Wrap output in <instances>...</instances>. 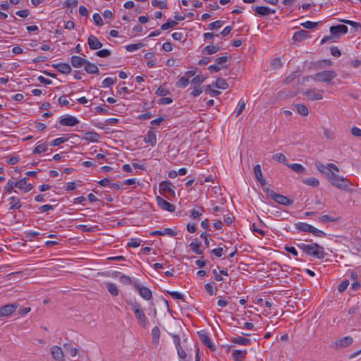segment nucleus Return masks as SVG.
<instances>
[{"label": "nucleus", "instance_id": "1a4fd4ad", "mask_svg": "<svg viewBox=\"0 0 361 361\" xmlns=\"http://www.w3.org/2000/svg\"><path fill=\"white\" fill-rule=\"evenodd\" d=\"M157 204L162 209L168 211V212H174L176 209V207L163 199L162 197L157 196L156 197Z\"/></svg>", "mask_w": 361, "mask_h": 361}, {"label": "nucleus", "instance_id": "c03bdc74", "mask_svg": "<svg viewBox=\"0 0 361 361\" xmlns=\"http://www.w3.org/2000/svg\"><path fill=\"white\" fill-rule=\"evenodd\" d=\"M177 22L176 21H174V20H169L168 22H166V23H164L161 27V29L162 30H166L169 28H171V27H173L174 26H176L177 25Z\"/></svg>", "mask_w": 361, "mask_h": 361}, {"label": "nucleus", "instance_id": "6e6d98bb", "mask_svg": "<svg viewBox=\"0 0 361 361\" xmlns=\"http://www.w3.org/2000/svg\"><path fill=\"white\" fill-rule=\"evenodd\" d=\"M93 20L94 23L98 26H102L103 25V20L102 17L98 13H94L93 15Z\"/></svg>", "mask_w": 361, "mask_h": 361}, {"label": "nucleus", "instance_id": "ddd939ff", "mask_svg": "<svg viewBox=\"0 0 361 361\" xmlns=\"http://www.w3.org/2000/svg\"><path fill=\"white\" fill-rule=\"evenodd\" d=\"M87 44L90 48L92 50L100 49L102 47V43L97 39V37L91 35L87 39Z\"/></svg>", "mask_w": 361, "mask_h": 361}, {"label": "nucleus", "instance_id": "c756f323", "mask_svg": "<svg viewBox=\"0 0 361 361\" xmlns=\"http://www.w3.org/2000/svg\"><path fill=\"white\" fill-rule=\"evenodd\" d=\"M8 200L10 201V209H18L21 207V204L20 199L16 198V197H11Z\"/></svg>", "mask_w": 361, "mask_h": 361}, {"label": "nucleus", "instance_id": "680f3d73", "mask_svg": "<svg viewBox=\"0 0 361 361\" xmlns=\"http://www.w3.org/2000/svg\"><path fill=\"white\" fill-rule=\"evenodd\" d=\"M142 46V44H130V45H128L126 47V49L128 51H133L137 49H139L140 47H141Z\"/></svg>", "mask_w": 361, "mask_h": 361}, {"label": "nucleus", "instance_id": "6ab92c4d", "mask_svg": "<svg viewBox=\"0 0 361 361\" xmlns=\"http://www.w3.org/2000/svg\"><path fill=\"white\" fill-rule=\"evenodd\" d=\"M53 67L57 69L60 73L63 74H68L71 71V68L68 63H60L53 65Z\"/></svg>", "mask_w": 361, "mask_h": 361}, {"label": "nucleus", "instance_id": "2f4dec72", "mask_svg": "<svg viewBox=\"0 0 361 361\" xmlns=\"http://www.w3.org/2000/svg\"><path fill=\"white\" fill-rule=\"evenodd\" d=\"M302 183L307 185H311L313 187H317L319 185V180L314 177H311L309 178H304L302 180Z\"/></svg>", "mask_w": 361, "mask_h": 361}, {"label": "nucleus", "instance_id": "dca6fc26", "mask_svg": "<svg viewBox=\"0 0 361 361\" xmlns=\"http://www.w3.org/2000/svg\"><path fill=\"white\" fill-rule=\"evenodd\" d=\"M78 120L72 116L67 115L60 120V124L66 126H73L78 123Z\"/></svg>", "mask_w": 361, "mask_h": 361}, {"label": "nucleus", "instance_id": "864d4df0", "mask_svg": "<svg viewBox=\"0 0 361 361\" xmlns=\"http://www.w3.org/2000/svg\"><path fill=\"white\" fill-rule=\"evenodd\" d=\"M231 59V56H224L219 57L216 59V62L217 64H224L228 62Z\"/></svg>", "mask_w": 361, "mask_h": 361}, {"label": "nucleus", "instance_id": "e433bc0d", "mask_svg": "<svg viewBox=\"0 0 361 361\" xmlns=\"http://www.w3.org/2000/svg\"><path fill=\"white\" fill-rule=\"evenodd\" d=\"M106 287H107V289L109 290V292L112 295H118V289L117 288V286L113 283H106Z\"/></svg>", "mask_w": 361, "mask_h": 361}, {"label": "nucleus", "instance_id": "de8ad7c7", "mask_svg": "<svg viewBox=\"0 0 361 361\" xmlns=\"http://www.w3.org/2000/svg\"><path fill=\"white\" fill-rule=\"evenodd\" d=\"M273 159H274L275 160H276L279 162H282V163L285 164L286 165V164H288L286 162V161H287L286 157L282 153L276 154L275 155H274Z\"/></svg>", "mask_w": 361, "mask_h": 361}, {"label": "nucleus", "instance_id": "58836bf2", "mask_svg": "<svg viewBox=\"0 0 361 361\" xmlns=\"http://www.w3.org/2000/svg\"><path fill=\"white\" fill-rule=\"evenodd\" d=\"M214 285V283H208L204 286L206 290L209 293L210 295H216L217 291L216 287H215Z\"/></svg>", "mask_w": 361, "mask_h": 361}, {"label": "nucleus", "instance_id": "8fccbe9b", "mask_svg": "<svg viewBox=\"0 0 361 361\" xmlns=\"http://www.w3.org/2000/svg\"><path fill=\"white\" fill-rule=\"evenodd\" d=\"M318 22L306 21L300 23V25L307 29H313L318 25Z\"/></svg>", "mask_w": 361, "mask_h": 361}, {"label": "nucleus", "instance_id": "f704fd0d", "mask_svg": "<svg viewBox=\"0 0 361 361\" xmlns=\"http://www.w3.org/2000/svg\"><path fill=\"white\" fill-rule=\"evenodd\" d=\"M48 149V144L42 143L38 145L32 151L33 154H40L46 152Z\"/></svg>", "mask_w": 361, "mask_h": 361}, {"label": "nucleus", "instance_id": "3c124183", "mask_svg": "<svg viewBox=\"0 0 361 361\" xmlns=\"http://www.w3.org/2000/svg\"><path fill=\"white\" fill-rule=\"evenodd\" d=\"M299 75L296 72L293 73L284 79L283 83L288 85L292 81H293Z\"/></svg>", "mask_w": 361, "mask_h": 361}, {"label": "nucleus", "instance_id": "aec40b11", "mask_svg": "<svg viewBox=\"0 0 361 361\" xmlns=\"http://www.w3.org/2000/svg\"><path fill=\"white\" fill-rule=\"evenodd\" d=\"M135 317L137 319L139 324L143 326H146L147 324V319L142 310H136L135 313Z\"/></svg>", "mask_w": 361, "mask_h": 361}, {"label": "nucleus", "instance_id": "37998d69", "mask_svg": "<svg viewBox=\"0 0 361 361\" xmlns=\"http://www.w3.org/2000/svg\"><path fill=\"white\" fill-rule=\"evenodd\" d=\"M219 50V47L214 45H209L204 49V53H206L207 54H213L214 53H216Z\"/></svg>", "mask_w": 361, "mask_h": 361}, {"label": "nucleus", "instance_id": "4d7b16f0", "mask_svg": "<svg viewBox=\"0 0 361 361\" xmlns=\"http://www.w3.org/2000/svg\"><path fill=\"white\" fill-rule=\"evenodd\" d=\"M340 21L343 23H345V24H348L349 25H351V26H353L354 27H361V24L359 23L355 22V21H352V20H345V19L340 20Z\"/></svg>", "mask_w": 361, "mask_h": 361}, {"label": "nucleus", "instance_id": "f3484780", "mask_svg": "<svg viewBox=\"0 0 361 361\" xmlns=\"http://www.w3.org/2000/svg\"><path fill=\"white\" fill-rule=\"evenodd\" d=\"M178 233L172 228H164L162 231H154L150 233V235H169L171 237L176 236Z\"/></svg>", "mask_w": 361, "mask_h": 361}, {"label": "nucleus", "instance_id": "7c9ffc66", "mask_svg": "<svg viewBox=\"0 0 361 361\" xmlns=\"http://www.w3.org/2000/svg\"><path fill=\"white\" fill-rule=\"evenodd\" d=\"M297 111L301 116H305L309 114L307 107L305 104H298L295 105Z\"/></svg>", "mask_w": 361, "mask_h": 361}, {"label": "nucleus", "instance_id": "f8f14e48", "mask_svg": "<svg viewBox=\"0 0 361 361\" xmlns=\"http://www.w3.org/2000/svg\"><path fill=\"white\" fill-rule=\"evenodd\" d=\"M51 354L56 361H64V355L61 348L57 345L51 348Z\"/></svg>", "mask_w": 361, "mask_h": 361}, {"label": "nucleus", "instance_id": "4468645a", "mask_svg": "<svg viewBox=\"0 0 361 361\" xmlns=\"http://www.w3.org/2000/svg\"><path fill=\"white\" fill-rule=\"evenodd\" d=\"M159 190L163 192H168L171 197L175 196V191L171 188V183L169 181L164 180L159 184Z\"/></svg>", "mask_w": 361, "mask_h": 361}, {"label": "nucleus", "instance_id": "a878e982", "mask_svg": "<svg viewBox=\"0 0 361 361\" xmlns=\"http://www.w3.org/2000/svg\"><path fill=\"white\" fill-rule=\"evenodd\" d=\"M233 343H236L241 345H249L251 343L250 340L242 336H236L231 339Z\"/></svg>", "mask_w": 361, "mask_h": 361}, {"label": "nucleus", "instance_id": "ea45409f", "mask_svg": "<svg viewBox=\"0 0 361 361\" xmlns=\"http://www.w3.org/2000/svg\"><path fill=\"white\" fill-rule=\"evenodd\" d=\"M152 5L155 7L158 6L161 9L167 8L166 1L152 0Z\"/></svg>", "mask_w": 361, "mask_h": 361}, {"label": "nucleus", "instance_id": "6e6552de", "mask_svg": "<svg viewBox=\"0 0 361 361\" xmlns=\"http://www.w3.org/2000/svg\"><path fill=\"white\" fill-rule=\"evenodd\" d=\"M348 32V27L345 25H338L336 26H331L330 27V32L334 37H339L341 35L345 34Z\"/></svg>", "mask_w": 361, "mask_h": 361}, {"label": "nucleus", "instance_id": "49530a36", "mask_svg": "<svg viewBox=\"0 0 361 361\" xmlns=\"http://www.w3.org/2000/svg\"><path fill=\"white\" fill-rule=\"evenodd\" d=\"M68 140V138L66 137H60L57 139H55L54 140H53L51 143H50V145L52 146V147H55V146H58L63 142H65L66 141Z\"/></svg>", "mask_w": 361, "mask_h": 361}, {"label": "nucleus", "instance_id": "052dcab7", "mask_svg": "<svg viewBox=\"0 0 361 361\" xmlns=\"http://www.w3.org/2000/svg\"><path fill=\"white\" fill-rule=\"evenodd\" d=\"M144 141L146 143L150 144L152 146H154L157 143L156 137H144Z\"/></svg>", "mask_w": 361, "mask_h": 361}, {"label": "nucleus", "instance_id": "0eeeda50", "mask_svg": "<svg viewBox=\"0 0 361 361\" xmlns=\"http://www.w3.org/2000/svg\"><path fill=\"white\" fill-rule=\"evenodd\" d=\"M18 305L16 304H8L4 305L0 308V317H9L13 312L16 311L18 307Z\"/></svg>", "mask_w": 361, "mask_h": 361}, {"label": "nucleus", "instance_id": "c9c22d12", "mask_svg": "<svg viewBox=\"0 0 361 361\" xmlns=\"http://www.w3.org/2000/svg\"><path fill=\"white\" fill-rule=\"evenodd\" d=\"M215 86L219 89L226 90L228 88V85L225 79L219 78L216 80L215 82Z\"/></svg>", "mask_w": 361, "mask_h": 361}, {"label": "nucleus", "instance_id": "0e129e2a", "mask_svg": "<svg viewBox=\"0 0 361 361\" xmlns=\"http://www.w3.org/2000/svg\"><path fill=\"white\" fill-rule=\"evenodd\" d=\"M115 80L116 79H113L111 78H106L104 80L102 83L104 87H109L114 83Z\"/></svg>", "mask_w": 361, "mask_h": 361}, {"label": "nucleus", "instance_id": "09e8293b", "mask_svg": "<svg viewBox=\"0 0 361 361\" xmlns=\"http://www.w3.org/2000/svg\"><path fill=\"white\" fill-rule=\"evenodd\" d=\"M15 187H16V182L9 180L5 186V191L7 192H11Z\"/></svg>", "mask_w": 361, "mask_h": 361}, {"label": "nucleus", "instance_id": "72a5a7b5", "mask_svg": "<svg viewBox=\"0 0 361 361\" xmlns=\"http://www.w3.org/2000/svg\"><path fill=\"white\" fill-rule=\"evenodd\" d=\"M63 348L64 350L73 357H75L78 351L76 348L72 347L69 343H65Z\"/></svg>", "mask_w": 361, "mask_h": 361}, {"label": "nucleus", "instance_id": "13d9d810", "mask_svg": "<svg viewBox=\"0 0 361 361\" xmlns=\"http://www.w3.org/2000/svg\"><path fill=\"white\" fill-rule=\"evenodd\" d=\"M222 25H223V22H221V20H216L213 23H211L209 25V27L210 30H214V29L221 27L222 26Z\"/></svg>", "mask_w": 361, "mask_h": 361}, {"label": "nucleus", "instance_id": "e2e57ef3", "mask_svg": "<svg viewBox=\"0 0 361 361\" xmlns=\"http://www.w3.org/2000/svg\"><path fill=\"white\" fill-rule=\"evenodd\" d=\"M224 249L223 247H218L213 249L212 250V253H213L215 256L218 257H221L223 255Z\"/></svg>", "mask_w": 361, "mask_h": 361}, {"label": "nucleus", "instance_id": "473e14b6", "mask_svg": "<svg viewBox=\"0 0 361 361\" xmlns=\"http://www.w3.org/2000/svg\"><path fill=\"white\" fill-rule=\"evenodd\" d=\"M152 335L153 343L155 344H157L159 341V338H160V330H159V327L155 326L152 329Z\"/></svg>", "mask_w": 361, "mask_h": 361}, {"label": "nucleus", "instance_id": "774afa93", "mask_svg": "<svg viewBox=\"0 0 361 361\" xmlns=\"http://www.w3.org/2000/svg\"><path fill=\"white\" fill-rule=\"evenodd\" d=\"M331 54L336 57H338L341 54L340 50L336 47H332L331 48Z\"/></svg>", "mask_w": 361, "mask_h": 361}, {"label": "nucleus", "instance_id": "2eb2a0df", "mask_svg": "<svg viewBox=\"0 0 361 361\" xmlns=\"http://www.w3.org/2000/svg\"><path fill=\"white\" fill-rule=\"evenodd\" d=\"M16 188L23 190L25 192L30 191L33 186L30 183H27V178H23L18 181H16Z\"/></svg>", "mask_w": 361, "mask_h": 361}, {"label": "nucleus", "instance_id": "f03ea898", "mask_svg": "<svg viewBox=\"0 0 361 361\" xmlns=\"http://www.w3.org/2000/svg\"><path fill=\"white\" fill-rule=\"evenodd\" d=\"M329 176L328 178L329 182L334 187L340 190H346L348 186L350 184V181L342 176L336 174L334 171L329 173Z\"/></svg>", "mask_w": 361, "mask_h": 361}, {"label": "nucleus", "instance_id": "393cba45", "mask_svg": "<svg viewBox=\"0 0 361 361\" xmlns=\"http://www.w3.org/2000/svg\"><path fill=\"white\" fill-rule=\"evenodd\" d=\"M246 354V350H235L232 353V357L235 361H241L245 358Z\"/></svg>", "mask_w": 361, "mask_h": 361}, {"label": "nucleus", "instance_id": "69168bd1", "mask_svg": "<svg viewBox=\"0 0 361 361\" xmlns=\"http://www.w3.org/2000/svg\"><path fill=\"white\" fill-rule=\"evenodd\" d=\"M119 281L120 282L126 284H130L132 282L131 279L126 275H122L121 276H120Z\"/></svg>", "mask_w": 361, "mask_h": 361}, {"label": "nucleus", "instance_id": "f257e3e1", "mask_svg": "<svg viewBox=\"0 0 361 361\" xmlns=\"http://www.w3.org/2000/svg\"><path fill=\"white\" fill-rule=\"evenodd\" d=\"M296 245L307 255L318 259H323L325 257L324 247L318 243L305 244L304 243H297Z\"/></svg>", "mask_w": 361, "mask_h": 361}, {"label": "nucleus", "instance_id": "39448f33", "mask_svg": "<svg viewBox=\"0 0 361 361\" xmlns=\"http://www.w3.org/2000/svg\"><path fill=\"white\" fill-rule=\"evenodd\" d=\"M267 194L271 197L274 200H275L277 203L281 204L282 205L288 206L293 204V201L290 200L286 196L278 194L275 192L273 190L267 188L266 189Z\"/></svg>", "mask_w": 361, "mask_h": 361}, {"label": "nucleus", "instance_id": "a211bd4d", "mask_svg": "<svg viewBox=\"0 0 361 361\" xmlns=\"http://www.w3.org/2000/svg\"><path fill=\"white\" fill-rule=\"evenodd\" d=\"M87 60L78 56H73L71 57V64L75 68H80L85 66Z\"/></svg>", "mask_w": 361, "mask_h": 361}, {"label": "nucleus", "instance_id": "412c9836", "mask_svg": "<svg viewBox=\"0 0 361 361\" xmlns=\"http://www.w3.org/2000/svg\"><path fill=\"white\" fill-rule=\"evenodd\" d=\"M254 173L255 175L256 178L259 182V183L263 186L266 184V180L263 178L262 172L261 170L260 165L257 164L254 168Z\"/></svg>", "mask_w": 361, "mask_h": 361}, {"label": "nucleus", "instance_id": "603ef678", "mask_svg": "<svg viewBox=\"0 0 361 361\" xmlns=\"http://www.w3.org/2000/svg\"><path fill=\"white\" fill-rule=\"evenodd\" d=\"M111 51L108 49H102L96 52V55L99 57L104 58L111 55Z\"/></svg>", "mask_w": 361, "mask_h": 361}, {"label": "nucleus", "instance_id": "4be33fe9", "mask_svg": "<svg viewBox=\"0 0 361 361\" xmlns=\"http://www.w3.org/2000/svg\"><path fill=\"white\" fill-rule=\"evenodd\" d=\"M308 37L309 32L306 30H302L294 33L293 39L294 42H300Z\"/></svg>", "mask_w": 361, "mask_h": 361}, {"label": "nucleus", "instance_id": "79ce46f5", "mask_svg": "<svg viewBox=\"0 0 361 361\" xmlns=\"http://www.w3.org/2000/svg\"><path fill=\"white\" fill-rule=\"evenodd\" d=\"M200 246H201V244L200 243H197L195 242H192L190 244V247L191 248V250L196 254L197 255H201L202 254V251L200 250Z\"/></svg>", "mask_w": 361, "mask_h": 361}, {"label": "nucleus", "instance_id": "a18cd8bd", "mask_svg": "<svg viewBox=\"0 0 361 361\" xmlns=\"http://www.w3.org/2000/svg\"><path fill=\"white\" fill-rule=\"evenodd\" d=\"M142 240L138 238H132L130 240L128 243V247H137L140 245Z\"/></svg>", "mask_w": 361, "mask_h": 361}, {"label": "nucleus", "instance_id": "c85d7f7f", "mask_svg": "<svg viewBox=\"0 0 361 361\" xmlns=\"http://www.w3.org/2000/svg\"><path fill=\"white\" fill-rule=\"evenodd\" d=\"M85 70L87 73H90V74L99 73V69H98L97 66L95 64L92 63L88 61H87V63L85 66Z\"/></svg>", "mask_w": 361, "mask_h": 361}, {"label": "nucleus", "instance_id": "338daca9", "mask_svg": "<svg viewBox=\"0 0 361 361\" xmlns=\"http://www.w3.org/2000/svg\"><path fill=\"white\" fill-rule=\"evenodd\" d=\"M348 285H349V281L348 280L343 281L338 286V291L340 293L343 292L347 288Z\"/></svg>", "mask_w": 361, "mask_h": 361}, {"label": "nucleus", "instance_id": "4c0bfd02", "mask_svg": "<svg viewBox=\"0 0 361 361\" xmlns=\"http://www.w3.org/2000/svg\"><path fill=\"white\" fill-rule=\"evenodd\" d=\"M204 80L205 78L203 75H198L191 80V83L194 85L195 87H199L202 83H203Z\"/></svg>", "mask_w": 361, "mask_h": 361}, {"label": "nucleus", "instance_id": "b1692460", "mask_svg": "<svg viewBox=\"0 0 361 361\" xmlns=\"http://www.w3.org/2000/svg\"><path fill=\"white\" fill-rule=\"evenodd\" d=\"M315 165H316V167L317 169L320 171L322 172V173L325 174L326 176H327V178H329V173H332V170H331L330 169H329L328 167V164L326 165H324L323 164H322L321 162H316L315 163Z\"/></svg>", "mask_w": 361, "mask_h": 361}, {"label": "nucleus", "instance_id": "5fc2aeb1", "mask_svg": "<svg viewBox=\"0 0 361 361\" xmlns=\"http://www.w3.org/2000/svg\"><path fill=\"white\" fill-rule=\"evenodd\" d=\"M202 212H203V208L202 207H200L199 210L192 209L191 212H190L191 216L193 219H197V218H199L202 215Z\"/></svg>", "mask_w": 361, "mask_h": 361}, {"label": "nucleus", "instance_id": "a19ab883", "mask_svg": "<svg viewBox=\"0 0 361 361\" xmlns=\"http://www.w3.org/2000/svg\"><path fill=\"white\" fill-rule=\"evenodd\" d=\"M189 84V79L183 75L181 77L179 80L176 82V86L178 87H185Z\"/></svg>", "mask_w": 361, "mask_h": 361}, {"label": "nucleus", "instance_id": "423d86ee", "mask_svg": "<svg viewBox=\"0 0 361 361\" xmlns=\"http://www.w3.org/2000/svg\"><path fill=\"white\" fill-rule=\"evenodd\" d=\"M353 338L351 336H347L343 337L338 340H336L335 342L332 343L331 347L335 348L336 350H338L342 348H345L350 345L353 343Z\"/></svg>", "mask_w": 361, "mask_h": 361}, {"label": "nucleus", "instance_id": "5701e85b", "mask_svg": "<svg viewBox=\"0 0 361 361\" xmlns=\"http://www.w3.org/2000/svg\"><path fill=\"white\" fill-rule=\"evenodd\" d=\"M286 166H288L292 171L297 173L303 174L305 173V167L300 164H286Z\"/></svg>", "mask_w": 361, "mask_h": 361}, {"label": "nucleus", "instance_id": "bb28decb", "mask_svg": "<svg viewBox=\"0 0 361 361\" xmlns=\"http://www.w3.org/2000/svg\"><path fill=\"white\" fill-rule=\"evenodd\" d=\"M255 11L261 16H267L275 13V10L270 9L269 8L265 6H257L255 8Z\"/></svg>", "mask_w": 361, "mask_h": 361}, {"label": "nucleus", "instance_id": "bf43d9fd", "mask_svg": "<svg viewBox=\"0 0 361 361\" xmlns=\"http://www.w3.org/2000/svg\"><path fill=\"white\" fill-rule=\"evenodd\" d=\"M169 294L174 299L183 300V295L176 291H169Z\"/></svg>", "mask_w": 361, "mask_h": 361}, {"label": "nucleus", "instance_id": "9d476101", "mask_svg": "<svg viewBox=\"0 0 361 361\" xmlns=\"http://www.w3.org/2000/svg\"><path fill=\"white\" fill-rule=\"evenodd\" d=\"M303 95L306 96L310 100H321L323 98L322 94L316 91L315 89H309L302 92Z\"/></svg>", "mask_w": 361, "mask_h": 361}, {"label": "nucleus", "instance_id": "9b49d317", "mask_svg": "<svg viewBox=\"0 0 361 361\" xmlns=\"http://www.w3.org/2000/svg\"><path fill=\"white\" fill-rule=\"evenodd\" d=\"M134 286L139 291L140 295L144 299L148 300L152 298V291L148 288L141 286L140 285L137 284V283H135L134 285Z\"/></svg>", "mask_w": 361, "mask_h": 361}, {"label": "nucleus", "instance_id": "20e7f679", "mask_svg": "<svg viewBox=\"0 0 361 361\" xmlns=\"http://www.w3.org/2000/svg\"><path fill=\"white\" fill-rule=\"evenodd\" d=\"M295 228L300 232H309L317 237L326 236V233L324 231L319 230L307 223L299 222L295 224Z\"/></svg>", "mask_w": 361, "mask_h": 361}, {"label": "nucleus", "instance_id": "cd10ccee", "mask_svg": "<svg viewBox=\"0 0 361 361\" xmlns=\"http://www.w3.org/2000/svg\"><path fill=\"white\" fill-rule=\"evenodd\" d=\"M200 338L202 343H204L206 346H207L210 350H214V347L212 343V341L209 337L205 334H200Z\"/></svg>", "mask_w": 361, "mask_h": 361}, {"label": "nucleus", "instance_id": "7ed1b4c3", "mask_svg": "<svg viewBox=\"0 0 361 361\" xmlns=\"http://www.w3.org/2000/svg\"><path fill=\"white\" fill-rule=\"evenodd\" d=\"M337 76V74L334 71H324L319 72L313 75H310L307 78H311L316 82H324L330 83L333 79Z\"/></svg>", "mask_w": 361, "mask_h": 361}]
</instances>
